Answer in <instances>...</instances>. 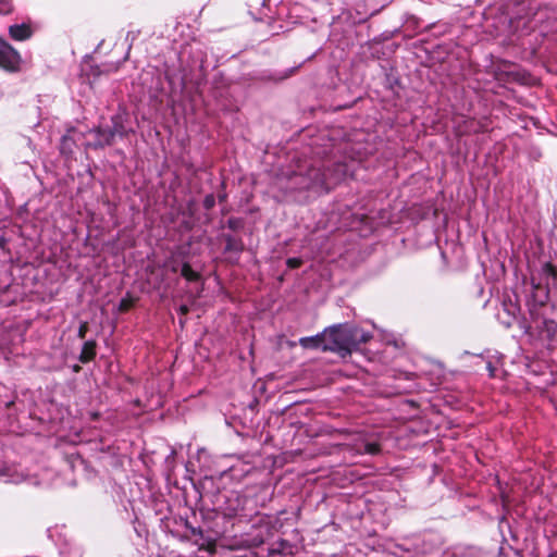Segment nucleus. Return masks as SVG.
<instances>
[{"label": "nucleus", "instance_id": "3", "mask_svg": "<svg viewBox=\"0 0 557 557\" xmlns=\"http://www.w3.org/2000/svg\"><path fill=\"white\" fill-rule=\"evenodd\" d=\"M348 175V164L335 162L323 170L310 168L306 175L294 173L290 177L296 180V189H325L331 190Z\"/></svg>", "mask_w": 557, "mask_h": 557}, {"label": "nucleus", "instance_id": "11", "mask_svg": "<svg viewBox=\"0 0 557 557\" xmlns=\"http://www.w3.org/2000/svg\"><path fill=\"white\" fill-rule=\"evenodd\" d=\"M181 275L188 282H198L201 280V274L193 270L189 262H184L182 264Z\"/></svg>", "mask_w": 557, "mask_h": 557}, {"label": "nucleus", "instance_id": "16", "mask_svg": "<svg viewBox=\"0 0 557 557\" xmlns=\"http://www.w3.org/2000/svg\"><path fill=\"white\" fill-rule=\"evenodd\" d=\"M245 222L242 218H230L227 220V227L232 231H239L244 227Z\"/></svg>", "mask_w": 557, "mask_h": 557}, {"label": "nucleus", "instance_id": "8", "mask_svg": "<svg viewBox=\"0 0 557 557\" xmlns=\"http://www.w3.org/2000/svg\"><path fill=\"white\" fill-rule=\"evenodd\" d=\"M299 344L306 349H321L323 351V347L327 344L325 330L315 336L300 338Z\"/></svg>", "mask_w": 557, "mask_h": 557}, {"label": "nucleus", "instance_id": "7", "mask_svg": "<svg viewBox=\"0 0 557 557\" xmlns=\"http://www.w3.org/2000/svg\"><path fill=\"white\" fill-rule=\"evenodd\" d=\"M34 30L29 23L14 24L9 27V35L16 41H24L29 39Z\"/></svg>", "mask_w": 557, "mask_h": 557}, {"label": "nucleus", "instance_id": "15", "mask_svg": "<svg viewBox=\"0 0 557 557\" xmlns=\"http://www.w3.org/2000/svg\"><path fill=\"white\" fill-rule=\"evenodd\" d=\"M199 550H205L210 554H214L216 552V542L213 539L207 540L205 543L198 545Z\"/></svg>", "mask_w": 557, "mask_h": 557}, {"label": "nucleus", "instance_id": "25", "mask_svg": "<svg viewBox=\"0 0 557 557\" xmlns=\"http://www.w3.org/2000/svg\"><path fill=\"white\" fill-rule=\"evenodd\" d=\"M218 198L220 202H224L226 200V194H219Z\"/></svg>", "mask_w": 557, "mask_h": 557}, {"label": "nucleus", "instance_id": "26", "mask_svg": "<svg viewBox=\"0 0 557 557\" xmlns=\"http://www.w3.org/2000/svg\"><path fill=\"white\" fill-rule=\"evenodd\" d=\"M81 369H82V368H81V366H78V364L73 366V371H74V372H76V373H77V372H79V371H81Z\"/></svg>", "mask_w": 557, "mask_h": 557}, {"label": "nucleus", "instance_id": "27", "mask_svg": "<svg viewBox=\"0 0 557 557\" xmlns=\"http://www.w3.org/2000/svg\"><path fill=\"white\" fill-rule=\"evenodd\" d=\"M294 72H295V69L290 70L289 74L285 75V77H288V76H289V75H292Z\"/></svg>", "mask_w": 557, "mask_h": 557}, {"label": "nucleus", "instance_id": "23", "mask_svg": "<svg viewBox=\"0 0 557 557\" xmlns=\"http://www.w3.org/2000/svg\"><path fill=\"white\" fill-rule=\"evenodd\" d=\"M178 312L183 315L187 314L189 312V309L186 305H182L180 308H178Z\"/></svg>", "mask_w": 557, "mask_h": 557}, {"label": "nucleus", "instance_id": "4", "mask_svg": "<svg viewBox=\"0 0 557 557\" xmlns=\"http://www.w3.org/2000/svg\"><path fill=\"white\" fill-rule=\"evenodd\" d=\"M496 318L498 322L505 327L510 329L517 325L522 334L533 336V325L521 312L519 298L516 294H504L502 297L500 308L497 311Z\"/></svg>", "mask_w": 557, "mask_h": 557}, {"label": "nucleus", "instance_id": "2", "mask_svg": "<svg viewBox=\"0 0 557 557\" xmlns=\"http://www.w3.org/2000/svg\"><path fill=\"white\" fill-rule=\"evenodd\" d=\"M534 301L529 307L530 322L533 325V336L546 341L548 346L557 345V322L547 319L544 312L548 300V290L532 278Z\"/></svg>", "mask_w": 557, "mask_h": 557}, {"label": "nucleus", "instance_id": "20", "mask_svg": "<svg viewBox=\"0 0 557 557\" xmlns=\"http://www.w3.org/2000/svg\"><path fill=\"white\" fill-rule=\"evenodd\" d=\"M304 261L300 258H288L286 260V265L289 269H298L302 265Z\"/></svg>", "mask_w": 557, "mask_h": 557}, {"label": "nucleus", "instance_id": "18", "mask_svg": "<svg viewBox=\"0 0 557 557\" xmlns=\"http://www.w3.org/2000/svg\"><path fill=\"white\" fill-rule=\"evenodd\" d=\"M13 9V0H0V14H10Z\"/></svg>", "mask_w": 557, "mask_h": 557}, {"label": "nucleus", "instance_id": "12", "mask_svg": "<svg viewBox=\"0 0 557 557\" xmlns=\"http://www.w3.org/2000/svg\"><path fill=\"white\" fill-rule=\"evenodd\" d=\"M111 122L112 127L110 128L112 133H114V137L119 136L120 138H124L127 136V131L120 116H113Z\"/></svg>", "mask_w": 557, "mask_h": 557}, {"label": "nucleus", "instance_id": "17", "mask_svg": "<svg viewBox=\"0 0 557 557\" xmlns=\"http://www.w3.org/2000/svg\"><path fill=\"white\" fill-rule=\"evenodd\" d=\"M382 450V447L379 443H367L364 445V453L368 454V455H372V456H375V455H379Z\"/></svg>", "mask_w": 557, "mask_h": 557}, {"label": "nucleus", "instance_id": "5", "mask_svg": "<svg viewBox=\"0 0 557 557\" xmlns=\"http://www.w3.org/2000/svg\"><path fill=\"white\" fill-rule=\"evenodd\" d=\"M23 60L20 52L10 44L0 40V67L9 73L22 70Z\"/></svg>", "mask_w": 557, "mask_h": 557}, {"label": "nucleus", "instance_id": "21", "mask_svg": "<svg viewBox=\"0 0 557 557\" xmlns=\"http://www.w3.org/2000/svg\"><path fill=\"white\" fill-rule=\"evenodd\" d=\"M89 330L88 322L84 321L79 324L77 336L81 339H84L86 337V334Z\"/></svg>", "mask_w": 557, "mask_h": 557}, {"label": "nucleus", "instance_id": "22", "mask_svg": "<svg viewBox=\"0 0 557 557\" xmlns=\"http://www.w3.org/2000/svg\"><path fill=\"white\" fill-rule=\"evenodd\" d=\"M190 532L193 535L203 537V531L200 528H190Z\"/></svg>", "mask_w": 557, "mask_h": 557}, {"label": "nucleus", "instance_id": "13", "mask_svg": "<svg viewBox=\"0 0 557 557\" xmlns=\"http://www.w3.org/2000/svg\"><path fill=\"white\" fill-rule=\"evenodd\" d=\"M542 277L545 278L547 282L549 280H553V282L557 281V267L554 265L552 262H545L542 267Z\"/></svg>", "mask_w": 557, "mask_h": 557}, {"label": "nucleus", "instance_id": "24", "mask_svg": "<svg viewBox=\"0 0 557 557\" xmlns=\"http://www.w3.org/2000/svg\"><path fill=\"white\" fill-rule=\"evenodd\" d=\"M8 245V239L4 236H0V248L4 249Z\"/></svg>", "mask_w": 557, "mask_h": 557}, {"label": "nucleus", "instance_id": "9", "mask_svg": "<svg viewBox=\"0 0 557 557\" xmlns=\"http://www.w3.org/2000/svg\"><path fill=\"white\" fill-rule=\"evenodd\" d=\"M97 355V343L96 341H87L84 343L78 360L82 363H88L96 358Z\"/></svg>", "mask_w": 557, "mask_h": 557}, {"label": "nucleus", "instance_id": "6", "mask_svg": "<svg viewBox=\"0 0 557 557\" xmlns=\"http://www.w3.org/2000/svg\"><path fill=\"white\" fill-rule=\"evenodd\" d=\"M91 133L96 135V140L90 145L94 149H103L107 146H112L115 141L114 133L110 127H95Z\"/></svg>", "mask_w": 557, "mask_h": 557}, {"label": "nucleus", "instance_id": "1", "mask_svg": "<svg viewBox=\"0 0 557 557\" xmlns=\"http://www.w3.org/2000/svg\"><path fill=\"white\" fill-rule=\"evenodd\" d=\"M327 344L323 351L338 354L342 358L350 356L358 350L361 344L368 343L372 335L362 329L348 323L336 324L325 329Z\"/></svg>", "mask_w": 557, "mask_h": 557}, {"label": "nucleus", "instance_id": "19", "mask_svg": "<svg viewBox=\"0 0 557 557\" xmlns=\"http://www.w3.org/2000/svg\"><path fill=\"white\" fill-rule=\"evenodd\" d=\"M215 206V197L213 194H209L203 199V208L206 210H211Z\"/></svg>", "mask_w": 557, "mask_h": 557}, {"label": "nucleus", "instance_id": "10", "mask_svg": "<svg viewBox=\"0 0 557 557\" xmlns=\"http://www.w3.org/2000/svg\"><path fill=\"white\" fill-rule=\"evenodd\" d=\"M223 239L225 242L224 252L240 253L244 251L245 245L242 238L224 234Z\"/></svg>", "mask_w": 557, "mask_h": 557}, {"label": "nucleus", "instance_id": "28", "mask_svg": "<svg viewBox=\"0 0 557 557\" xmlns=\"http://www.w3.org/2000/svg\"><path fill=\"white\" fill-rule=\"evenodd\" d=\"M13 404H14L13 401H9V403L7 404V407H8V408H10Z\"/></svg>", "mask_w": 557, "mask_h": 557}, {"label": "nucleus", "instance_id": "29", "mask_svg": "<svg viewBox=\"0 0 557 557\" xmlns=\"http://www.w3.org/2000/svg\"><path fill=\"white\" fill-rule=\"evenodd\" d=\"M172 271H173V272H176V271H177V268L173 267V268H172Z\"/></svg>", "mask_w": 557, "mask_h": 557}, {"label": "nucleus", "instance_id": "14", "mask_svg": "<svg viewBox=\"0 0 557 557\" xmlns=\"http://www.w3.org/2000/svg\"><path fill=\"white\" fill-rule=\"evenodd\" d=\"M135 305V299L133 297H131L129 294H127L125 297H123L121 300H120V304H119V311L121 313H125L127 311H129Z\"/></svg>", "mask_w": 557, "mask_h": 557}]
</instances>
